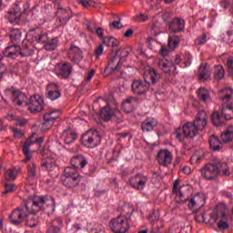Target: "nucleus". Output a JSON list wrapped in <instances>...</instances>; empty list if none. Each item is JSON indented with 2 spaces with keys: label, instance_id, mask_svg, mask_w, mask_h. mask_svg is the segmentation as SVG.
Instances as JSON below:
<instances>
[{
  "label": "nucleus",
  "instance_id": "obj_60",
  "mask_svg": "<svg viewBox=\"0 0 233 233\" xmlns=\"http://www.w3.org/2000/svg\"><path fill=\"white\" fill-rule=\"evenodd\" d=\"M96 35L99 39H101L103 41H104V39H106V37L104 36V29L103 28H101V27L97 28Z\"/></svg>",
  "mask_w": 233,
  "mask_h": 233
},
{
  "label": "nucleus",
  "instance_id": "obj_44",
  "mask_svg": "<svg viewBox=\"0 0 233 233\" xmlns=\"http://www.w3.org/2000/svg\"><path fill=\"white\" fill-rule=\"evenodd\" d=\"M205 44H207V34H202L195 39V46H203Z\"/></svg>",
  "mask_w": 233,
  "mask_h": 233
},
{
  "label": "nucleus",
  "instance_id": "obj_62",
  "mask_svg": "<svg viewBox=\"0 0 233 233\" xmlns=\"http://www.w3.org/2000/svg\"><path fill=\"white\" fill-rule=\"evenodd\" d=\"M195 221L198 223L205 222V215L204 214L196 215Z\"/></svg>",
  "mask_w": 233,
  "mask_h": 233
},
{
  "label": "nucleus",
  "instance_id": "obj_14",
  "mask_svg": "<svg viewBox=\"0 0 233 233\" xmlns=\"http://www.w3.org/2000/svg\"><path fill=\"white\" fill-rule=\"evenodd\" d=\"M18 55L21 56H28L29 52H23L21 46L15 45L8 46L3 51V56L11 59H15Z\"/></svg>",
  "mask_w": 233,
  "mask_h": 233
},
{
  "label": "nucleus",
  "instance_id": "obj_15",
  "mask_svg": "<svg viewBox=\"0 0 233 233\" xmlns=\"http://www.w3.org/2000/svg\"><path fill=\"white\" fill-rule=\"evenodd\" d=\"M43 98L39 95H35V96H31L29 98L28 109L33 114H37L43 111Z\"/></svg>",
  "mask_w": 233,
  "mask_h": 233
},
{
  "label": "nucleus",
  "instance_id": "obj_8",
  "mask_svg": "<svg viewBox=\"0 0 233 233\" xmlns=\"http://www.w3.org/2000/svg\"><path fill=\"white\" fill-rule=\"evenodd\" d=\"M100 116L106 122L112 120L116 123H120L123 120L121 112L117 109L111 108L109 106L101 109Z\"/></svg>",
  "mask_w": 233,
  "mask_h": 233
},
{
  "label": "nucleus",
  "instance_id": "obj_10",
  "mask_svg": "<svg viewBox=\"0 0 233 233\" xmlns=\"http://www.w3.org/2000/svg\"><path fill=\"white\" fill-rule=\"evenodd\" d=\"M36 133H33L32 136L27 139L22 147V150L25 158V161H29L32 158V154L30 153V147L33 144L40 145L43 143V137L35 138Z\"/></svg>",
  "mask_w": 233,
  "mask_h": 233
},
{
  "label": "nucleus",
  "instance_id": "obj_37",
  "mask_svg": "<svg viewBox=\"0 0 233 233\" xmlns=\"http://www.w3.org/2000/svg\"><path fill=\"white\" fill-rule=\"evenodd\" d=\"M199 198H201L199 193L195 194V196L189 199L188 208L192 209L196 207H203V203L199 202Z\"/></svg>",
  "mask_w": 233,
  "mask_h": 233
},
{
  "label": "nucleus",
  "instance_id": "obj_9",
  "mask_svg": "<svg viewBox=\"0 0 233 233\" xmlns=\"http://www.w3.org/2000/svg\"><path fill=\"white\" fill-rule=\"evenodd\" d=\"M81 141L83 145L88 148L96 147L100 141V137L96 130H89L82 136Z\"/></svg>",
  "mask_w": 233,
  "mask_h": 233
},
{
  "label": "nucleus",
  "instance_id": "obj_27",
  "mask_svg": "<svg viewBox=\"0 0 233 233\" xmlns=\"http://www.w3.org/2000/svg\"><path fill=\"white\" fill-rule=\"evenodd\" d=\"M65 178H62V182L63 185L66 187V188H74L76 187L78 183L80 182V178L79 177H64Z\"/></svg>",
  "mask_w": 233,
  "mask_h": 233
},
{
  "label": "nucleus",
  "instance_id": "obj_30",
  "mask_svg": "<svg viewBox=\"0 0 233 233\" xmlns=\"http://www.w3.org/2000/svg\"><path fill=\"white\" fill-rule=\"evenodd\" d=\"M198 98L203 103H207L210 100V95L205 87L201 86L197 91Z\"/></svg>",
  "mask_w": 233,
  "mask_h": 233
},
{
  "label": "nucleus",
  "instance_id": "obj_40",
  "mask_svg": "<svg viewBox=\"0 0 233 233\" xmlns=\"http://www.w3.org/2000/svg\"><path fill=\"white\" fill-rule=\"evenodd\" d=\"M182 60L184 61L182 67H189L192 65V54L190 52H185Z\"/></svg>",
  "mask_w": 233,
  "mask_h": 233
},
{
  "label": "nucleus",
  "instance_id": "obj_28",
  "mask_svg": "<svg viewBox=\"0 0 233 233\" xmlns=\"http://www.w3.org/2000/svg\"><path fill=\"white\" fill-rule=\"evenodd\" d=\"M61 138L66 144L70 145L76 139V134L71 130H65L61 135Z\"/></svg>",
  "mask_w": 233,
  "mask_h": 233
},
{
  "label": "nucleus",
  "instance_id": "obj_32",
  "mask_svg": "<svg viewBox=\"0 0 233 233\" xmlns=\"http://www.w3.org/2000/svg\"><path fill=\"white\" fill-rule=\"evenodd\" d=\"M208 141L210 148L214 151H219L222 148V143L216 136L212 135Z\"/></svg>",
  "mask_w": 233,
  "mask_h": 233
},
{
  "label": "nucleus",
  "instance_id": "obj_58",
  "mask_svg": "<svg viewBox=\"0 0 233 233\" xmlns=\"http://www.w3.org/2000/svg\"><path fill=\"white\" fill-rule=\"evenodd\" d=\"M110 28L120 30V28H123V25H121L120 21H114L112 24H110Z\"/></svg>",
  "mask_w": 233,
  "mask_h": 233
},
{
  "label": "nucleus",
  "instance_id": "obj_57",
  "mask_svg": "<svg viewBox=\"0 0 233 233\" xmlns=\"http://www.w3.org/2000/svg\"><path fill=\"white\" fill-rule=\"evenodd\" d=\"M159 212L158 211H153L152 214L149 216V218H151L152 222H156L159 220Z\"/></svg>",
  "mask_w": 233,
  "mask_h": 233
},
{
  "label": "nucleus",
  "instance_id": "obj_29",
  "mask_svg": "<svg viewBox=\"0 0 233 233\" xmlns=\"http://www.w3.org/2000/svg\"><path fill=\"white\" fill-rule=\"evenodd\" d=\"M220 138L223 143H229L233 140V125L221 133Z\"/></svg>",
  "mask_w": 233,
  "mask_h": 233
},
{
  "label": "nucleus",
  "instance_id": "obj_23",
  "mask_svg": "<svg viewBox=\"0 0 233 233\" xmlns=\"http://www.w3.org/2000/svg\"><path fill=\"white\" fill-rule=\"evenodd\" d=\"M158 125V121L156 118H147L141 123V130L144 133H149L153 131Z\"/></svg>",
  "mask_w": 233,
  "mask_h": 233
},
{
  "label": "nucleus",
  "instance_id": "obj_17",
  "mask_svg": "<svg viewBox=\"0 0 233 233\" xmlns=\"http://www.w3.org/2000/svg\"><path fill=\"white\" fill-rule=\"evenodd\" d=\"M5 17L11 25H18L22 17V11L18 5H15L12 9L8 10Z\"/></svg>",
  "mask_w": 233,
  "mask_h": 233
},
{
  "label": "nucleus",
  "instance_id": "obj_61",
  "mask_svg": "<svg viewBox=\"0 0 233 233\" xmlns=\"http://www.w3.org/2000/svg\"><path fill=\"white\" fill-rule=\"evenodd\" d=\"M103 51H104V47L102 45H100L95 51V56L96 57H99L102 54H103Z\"/></svg>",
  "mask_w": 233,
  "mask_h": 233
},
{
  "label": "nucleus",
  "instance_id": "obj_31",
  "mask_svg": "<svg viewBox=\"0 0 233 233\" xmlns=\"http://www.w3.org/2000/svg\"><path fill=\"white\" fill-rule=\"evenodd\" d=\"M179 186V181L178 180H176L173 184V194H176L177 195V198H179V200H177V202L178 204H181V203H185L187 201V199H184V194L181 190H177V187Z\"/></svg>",
  "mask_w": 233,
  "mask_h": 233
},
{
  "label": "nucleus",
  "instance_id": "obj_3",
  "mask_svg": "<svg viewBox=\"0 0 233 233\" xmlns=\"http://www.w3.org/2000/svg\"><path fill=\"white\" fill-rule=\"evenodd\" d=\"M144 80L134 79L131 83V92L136 96L146 95L150 88V85H157L161 79V74L153 67H147L144 70Z\"/></svg>",
  "mask_w": 233,
  "mask_h": 233
},
{
  "label": "nucleus",
  "instance_id": "obj_63",
  "mask_svg": "<svg viewBox=\"0 0 233 233\" xmlns=\"http://www.w3.org/2000/svg\"><path fill=\"white\" fill-rule=\"evenodd\" d=\"M5 118L9 121H15L17 116L14 115L13 113H8Z\"/></svg>",
  "mask_w": 233,
  "mask_h": 233
},
{
  "label": "nucleus",
  "instance_id": "obj_39",
  "mask_svg": "<svg viewBox=\"0 0 233 233\" xmlns=\"http://www.w3.org/2000/svg\"><path fill=\"white\" fill-rule=\"evenodd\" d=\"M225 76V70L222 66H215L214 77L216 80H221Z\"/></svg>",
  "mask_w": 233,
  "mask_h": 233
},
{
  "label": "nucleus",
  "instance_id": "obj_59",
  "mask_svg": "<svg viewBox=\"0 0 233 233\" xmlns=\"http://www.w3.org/2000/svg\"><path fill=\"white\" fill-rule=\"evenodd\" d=\"M96 74V70L95 69H90L86 76V82H90L92 77L94 76V75Z\"/></svg>",
  "mask_w": 233,
  "mask_h": 233
},
{
  "label": "nucleus",
  "instance_id": "obj_5",
  "mask_svg": "<svg viewBox=\"0 0 233 233\" xmlns=\"http://www.w3.org/2000/svg\"><path fill=\"white\" fill-rule=\"evenodd\" d=\"M200 174L205 179H215L218 174L222 176H229V167L225 162H221L218 158L214 159L211 163L207 164L200 169Z\"/></svg>",
  "mask_w": 233,
  "mask_h": 233
},
{
  "label": "nucleus",
  "instance_id": "obj_19",
  "mask_svg": "<svg viewBox=\"0 0 233 233\" xmlns=\"http://www.w3.org/2000/svg\"><path fill=\"white\" fill-rule=\"evenodd\" d=\"M158 68L165 74H170L175 71L177 67L173 65V60L170 57H162L157 63Z\"/></svg>",
  "mask_w": 233,
  "mask_h": 233
},
{
  "label": "nucleus",
  "instance_id": "obj_24",
  "mask_svg": "<svg viewBox=\"0 0 233 233\" xmlns=\"http://www.w3.org/2000/svg\"><path fill=\"white\" fill-rule=\"evenodd\" d=\"M71 164L75 168H84L87 164V158L83 155H77L71 159Z\"/></svg>",
  "mask_w": 233,
  "mask_h": 233
},
{
  "label": "nucleus",
  "instance_id": "obj_1",
  "mask_svg": "<svg viewBox=\"0 0 233 233\" xmlns=\"http://www.w3.org/2000/svg\"><path fill=\"white\" fill-rule=\"evenodd\" d=\"M44 211L48 216L56 211V199L52 196H34L25 201L24 208H16L9 216L10 222L15 225H20L28 214Z\"/></svg>",
  "mask_w": 233,
  "mask_h": 233
},
{
  "label": "nucleus",
  "instance_id": "obj_41",
  "mask_svg": "<svg viewBox=\"0 0 233 233\" xmlns=\"http://www.w3.org/2000/svg\"><path fill=\"white\" fill-rule=\"evenodd\" d=\"M103 44L108 47H116L119 42L113 36H107L104 38Z\"/></svg>",
  "mask_w": 233,
  "mask_h": 233
},
{
  "label": "nucleus",
  "instance_id": "obj_56",
  "mask_svg": "<svg viewBox=\"0 0 233 233\" xmlns=\"http://www.w3.org/2000/svg\"><path fill=\"white\" fill-rule=\"evenodd\" d=\"M201 159H203V157L198 155V154H195L191 157L190 158V163L192 165L196 164V163H199V161H201Z\"/></svg>",
  "mask_w": 233,
  "mask_h": 233
},
{
  "label": "nucleus",
  "instance_id": "obj_45",
  "mask_svg": "<svg viewBox=\"0 0 233 233\" xmlns=\"http://www.w3.org/2000/svg\"><path fill=\"white\" fill-rule=\"evenodd\" d=\"M148 16L146 14L140 13L138 15H136L133 17V21H135L136 23H145V21H147Z\"/></svg>",
  "mask_w": 233,
  "mask_h": 233
},
{
  "label": "nucleus",
  "instance_id": "obj_34",
  "mask_svg": "<svg viewBox=\"0 0 233 233\" xmlns=\"http://www.w3.org/2000/svg\"><path fill=\"white\" fill-rule=\"evenodd\" d=\"M181 42V38L178 35H170L168 37L167 46L169 49L174 50L176 49Z\"/></svg>",
  "mask_w": 233,
  "mask_h": 233
},
{
  "label": "nucleus",
  "instance_id": "obj_6",
  "mask_svg": "<svg viewBox=\"0 0 233 233\" xmlns=\"http://www.w3.org/2000/svg\"><path fill=\"white\" fill-rule=\"evenodd\" d=\"M133 208H130L126 215L122 214L113 218L110 223V228L114 233H127L130 228L131 215Z\"/></svg>",
  "mask_w": 233,
  "mask_h": 233
},
{
  "label": "nucleus",
  "instance_id": "obj_38",
  "mask_svg": "<svg viewBox=\"0 0 233 233\" xmlns=\"http://www.w3.org/2000/svg\"><path fill=\"white\" fill-rule=\"evenodd\" d=\"M138 103V98L136 96H127L124 102H122V106L124 107L128 108V107H134L137 105Z\"/></svg>",
  "mask_w": 233,
  "mask_h": 233
},
{
  "label": "nucleus",
  "instance_id": "obj_2",
  "mask_svg": "<svg viewBox=\"0 0 233 233\" xmlns=\"http://www.w3.org/2000/svg\"><path fill=\"white\" fill-rule=\"evenodd\" d=\"M207 113L202 110L198 112L193 123L187 122L183 127L176 130V137L186 145L187 139L194 138L199 130H203L207 127Z\"/></svg>",
  "mask_w": 233,
  "mask_h": 233
},
{
  "label": "nucleus",
  "instance_id": "obj_22",
  "mask_svg": "<svg viewBox=\"0 0 233 233\" xmlns=\"http://www.w3.org/2000/svg\"><path fill=\"white\" fill-rule=\"evenodd\" d=\"M61 96V92L58 85L51 83L47 85V95L46 97L51 101H56Z\"/></svg>",
  "mask_w": 233,
  "mask_h": 233
},
{
  "label": "nucleus",
  "instance_id": "obj_7",
  "mask_svg": "<svg viewBox=\"0 0 233 233\" xmlns=\"http://www.w3.org/2000/svg\"><path fill=\"white\" fill-rule=\"evenodd\" d=\"M35 41L37 44H43L46 51H55L58 46V39L57 37H54L52 39H48L46 34H35L34 35Z\"/></svg>",
  "mask_w": 233,
  "mask_h": 233
},
{
  "label": "nucleus",
  "instance_id": "obj_21",
  "mask_svg": "<svg viewBox=\"0 0 233 233\" xmlns=\"http://www.w3.org/2000/svg\"><path fill=\"white\" fill-rule=\"evenodd\" d=\"M129 52L126 49H122V52L120 53V60H118V63L114 67V63L116 61V56L109 59L108 66L112 69V71H119L121 68V66L125 62L126 58L128 56Z\"/></svg>",
  "mask_w": 233,
  "mask_h": 233
},
{
  "label": "nucleus",
  "instance_id": "obj_16",
  "mask_svg": "<svg viewBox=\"0 0 233 233\" xmlns=\"http://www.w3.org/2000/svg\"><path fill=\"white\" fill-rule=\"evenodd\" d=\"M157 160L161 167H167L172 163L173 155L167 149H161L157 152Z\"/></svg>",
  "mask_w": 233,
  "mask_h": 233
},
{
  "label": "nucleus",
  "instance_id": "obj_48",
  "mask_svg": "<svg viewBox=\"0 0 233 233\" xmlns=\"http://www.w3.org/2000/svg\"><path fill=\"white\" fill-rule=\"evenodd\" d=\"M61 225H62V220H61V218H57L51 221L50 228H55V229H59V227Z\"/></svg>",
  "mask_w": 233,
  "mask_h": 233
},
{
  "label": "nucleus",
  "instance_id": "obj_46",
  "mask_svg": "<svg viewBox=\"0 0 233 233\" xmlns=\"http://www.w3.org/2000/svg\"><path fill=\"white\" fill-rule=\"evenodd\" d=\"M232 36H233V30H228L227 31L226 34H223V35L221 36V39L224 43L228 44L232 40Z\"/></svg>",
  "mask_w": 233,
  "mask_h": 233
},
{
  "label": "nucleus",
  "instance_id": "obj_36",
  "mask_svg": "<svg viewBox=\"0 0 233 233\" xmlns=\"http://www.w3.org/2000/svg\"><path fill=\"white\" fill-rule=\"evenodd\" d=\"M22 32L19 29H13L10 32V40L12 43L16 44L21 42Z\"/></svg>",
  "mask_w": 233,
  "mask_h": 233
},
{
  "label": "nucleus",
  "instance_id": "obj_55",
  "mask_svg": "<svg viewBox=\"0 0 233 233\" xmlns=\"http://www.w3.org/2000/svg\"><path fill=\"white\" fill-rule=\"evenodd\" d=\"M12 132H13L14 137L15 138H20L25 134L23 130H20L18 128H12Z\"/></svg>",
  "mask_w": 233,
  "mask_h": 233
},
{
  "label": "nucleus",
  "instance_id": "obj_13",
  "mask_svg": "<svg viewBox=\"0 0 233 233\" xmlns=\"http://www.w3.org/2000/svg\"><path fill=\"white\" fill-rule=\"evenodd\" d=\"M55 72L57 77L67 79L72 73V65L68 62L58 63L55 67Z\"/></svg>",
  "mask_w": 233,
  "mask_h": 233
},
{
  "label": "nucleus",
  "instance_id": "obj_25",
  "mask_svg": "<svg viewBox=\"0 0 233 233\" xmlns=\"http://www.w3.org/2000/svg\"><path fill=\"white\" fill-rule=\"evenodd\" d=\"M13 102L17 106H22L24 103H27V96L19 89H15L13 93Z\"/></svg>",
  "mask_w": 233,
  "mask_h": 233
},
{
  "label": "nucleus",
  "instance_id": "obj_20",
  "mask_svg": "<svg viewBox=\"0 0 233 233\" xmlns=\"http://www.w3.org/2000/svg\"><path fill=\"white\" fill-rule=\"evenodd\" d=\"M68 58L74 64H79L82 61V51L78 46H71L68 50Z\"/></svg>",
  "mask_w": 233,
  "mask_h": 233
},
{
  "label": "nucleus",
  "instance_id": "obj_18",
  "mask_svg": "<svg viewBox=\"0 0 233 233\" xmlns=\"http://www.w3.org/2000/svg\"><path fill=\"white\" fill-rule=\"evenodd\" d=\"M185 26V20L179 17H175L171 22L168 23L169 31L173 34L184 32Z\"/></svg>",
  "mask_w": 233,
  "mask_h": 233
},
{
  "label": "nucleus",
  "instance_id": "obj_53",
  "mask_svg": "<svg viewBox=\"0 0 233 233\" xmlns=\"http://www.w3.org/2000/svg\"><path fill=\"white\" fill-rule=\"evenodd\" d=\"M15 122V126L17 127H25L27 123V120L23 117L16 116Z\"/></svg>",
  "mask_w": 233,
  "mask_h": 233
},
{
  "label": "nucleus",
  "instance_id": "obj_42",
  "mask_svg": "<svg viewBox=\"0 0 233 233\" xmlns=\"http://www.w3.org/2000/svg\"><path fill=\"white\" fill-rule=\"evenodd\" d=\"M41 165L42 168L47 170V172L54 170V167H56V163L50 159L44 160Z\"/></svg>",
  "mask_w": 233,
  "mask_h": 233
},
{
  "label": "nucleus",
  "instance_id": "obj_64",
  "mask_svg": "<svg viewBox=\"0 0 233 233\" xmlns=\"http://www.w3.org/2000/svg\"><path fill=\"white\" fill-rule=\"evenodd\" d=\"M70 19V17L69 16H64V17H60V16H58L57 18H56V21H58V23H67V21Z\"/></svg>",
  "mask_w": 233,
  "mask_h": 233
},
{
  "label": "nucleus",
  "instance_id": "obj_51",
  "mask_svg": "<svg viewBox=\"0 0 233 233\" xmlns=\"http://www.w3.org/2000/svg\"><path fill=\"white\" fill-rule=\"evenodd\" d=\"M159 55L163 57V58H169V50L167 47L166 46H162L159 49Z\"/></svg>",
  "mask_w": 233,
  "mask_h": 233
},
{
  "label": "nucleus",
  "instance_id": "obj_43",
  "mask_svg": "<svg viewBox=\"0 0 233 233\" xmlns=\"http://www.w3.org/2000/svg\"><path fill=\"white\" fill-rule=\"evenodd\" d=\"M27 174L28 177L31 179H34V177H36L37 170H36V165L34 163H31L27 166Z\"/></svg>",
  "mask_w": 233,
  "mask_h": 233
},
{
  "label": "nucleus",
  "instance_id": "obj_12",
  "mask_svg": "<svg viewBox=\"0 0 233 233\" xmlns=\"http://www.w3.org/2000/svg\"><path fill=\"white\" fill-rule=\"evenodd\" d=\"M60 116V113L57 111H51L44 115V122L40 126L42 131H46L54 126L56 120Z\"/></svg>",
  "mask_w": 233,
  "mask_h": 233
},
{
  "label": "nucleus",
  "instance_id": "obj_47",
  "mask_svg": "<svg viewBox=\"0 0 233 233\" xmlns=\"http://www.w3.org/2000/svg\"><path fill=\"white\" fill-rule=\"evenodd\" d=\"M224 62L227 64L229 74L233 75V56L226 57Z\"/></svg>",
  "mask_w": 233,
  "mask_h": 233
},
{
  "label": "nucleus",
  "instance_id": "obj_11",
  "mask_svg": "<svg viewBox=\"0 0 233 233\" xmlns=\"http://www.w3.org/2000/svg\"><path fill=\"white\" fill-rule=\"evenodd\" d=\"M147 182H148L147 177L142 174L132 176L129 178V186L137 191L144 190Z\"/></svg>",
  "mask_w": 233,
  "mask_h": 233
},
{
  "label": "nucleus",
  "instance_id": "obj_4",
  "mask_svg": "<svg viewBox=\"0 0 233 233\" xmlns=\"http://www.w3.org/2000/svg\"><path fill=\"white\" fill-rule=\"evenodd\" d=\"M232 94L231 87H225V89L219 90V97L223 104L220 113L214 112L211 116V121L215 126L221 127L225 124V120L233 118V106L229 103Z\"/></svg>",
  "mask_w": 233,
  "mask_h": 233
},
{
  "label": "nucleus",
  "instance_id": "obj_49",
  "mask_svg": "<svg viewBox=\"0 0 233 233\" xmlns=\"http://www.w3.org/2000/svg\"><path fill=\"white\" fill-rule=\"evenodd\" d=\"M6 179H16V172L13 169H7L5 171Z\"/></svg>",
  "mask_w": 233,
  "mask_h": 233
},
{
  "label": "nucleus",
  "instance_id": "obj_50",
  "mask_svg": "<svg viewBox=\"0 0 233 233\" xmlns=\"http://www.w3.org/2000/svg\"><path fill=\"white\" fill-rule=\"evenodd\" d=\"M15 190V186L14 184H5V190L3 191V195H7Z\"/></svg>",
  "mask_w": 233,
  "mask_h": 233
},
{
  "label": "nucleus",
  "instance_id": "obj_54",
  "mask_svg": "<svg viewBox=\"0 0 233 233\" xmlns=\"http://www.w3.org/2000/svg\"><path fill=\"white\" fill-rule=\"evenodd\" d=\"M219 5L224 10H227L231 5H233V0H223Z\"/></svg>",
  "mask_w": 233,
  "mask_h": 233
},
{
  "label": "nucleus",
  "instance_id": "obj_26",
  "mask_svg": "<svg viewBox=\"0 0 233 233\" xmlns=\"http://www.w3.org/2000/svg\"><path fill=\"white\" fill-rule=\"evenodd\" d=\"M198 79L201 81H207L210 77L209 66L204 64H201L198 71Z\"/></svg>",
  "mask_w": 233,
  "mask_h": 233
},
{
  "label": "nucleus",
  "instance_id": "obj_52",
  "mask_svg": "<svg viewBox=\"0 0 233 233\" xmlns=\"http://www.w3.org/2000/svg\"><path fill=\"white\" fill-rule=\"evenodd\" d=\"M218 228L220 229V230H225V229H228L229 228V225L228 224L227 221L223 220V219H220L218 222Z\"/></svg>",
  "mask_w": 233,
  "mask_h": 233
},
{
  "label": "nucleus",
  "instance_id": "obj_33",
  "mask_svg": "<svg viewBox=\"0 0 233 233\" xmlns=\"http://www.w3.org/2000/svg\"><path fill=\"white\" fill-rule=\"evenodd\" d=\"M63 177H79L76 167H66L64 169Z\"/></svg>",
  "mask_w": 233,
  "mask_h": 233
},
{
  "label": "nucleus",
  "instance_id": "obj_35",
  "mask_svg": "<svg viewBox=\"0 0 233 233\" xmlns=\"http://www.w3.org/2000/svg\"><path fill=\"white\" fill-rule=\"evenodd\" d=\"M28 218L26 219V226L29 228H35L38 225V216L36 212L29 213Z\"/></svg>",
  "mask_w": 233,
  "mask_h": 233
}]
</instances>
